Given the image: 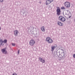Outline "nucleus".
Segmentation results:
<instances>
[{
  "instance_id": "obj_8",
  "label": "nucleus",
  "mask_w": 75,
  "mask_h": 75,
  "mask_svg": "<svg viewBox=\"0 0 75 75\" xmlns=\"http://www.w3.org/2000/svg\"><path fill=\"white\" fill-rule=\"evenodd\" d=\"M1 52L3 54H7V51L5 49H2Z\"/></svg>"
},
{
  "instance_id": "obj_15",
  "label": "nucleus",
  "mask_w": 75,
  "mask_h": 75,
  "mask_svg": "<svg viewBox=\"0 0 75 75\" xmlns=\"http://www.w3.org/2000/svg\"><path fill=\"white\" fill-rule=\"evenodd\" d=\"M61 9H63V10H65V8L63 6L61 8Z\"/></svg>"
},
{
  "instance_id": "obj_22",
  "label": "nucleus",
  "mask_w": 75,
  "mask_h": 75,
  "mask_svg": "<svg viewBox=\"0 0 75 75\" xmlns=\"http://www.w3.org/2000/svg\"><path fill=\"white\" fill-rule=\"evenodd\" d=\"M0 47H1V45H0Z\"/></svg>"
},
{
  "instance_id": "obj_11",
  "label": "nucleus",
  "mask_w": 75,
  "mask_h": 75,
  "mask_svg": "<svg viewBox=\"0 0 75 75\" xmlns=\"http://www.w3.org/2000/svg\"><path fill=\"white\" fill-rule=\"evenodd\" d=\"M14 34L16 36H17V34L18 33V32L17 30H15L14 32Z\"/></svg>"
},
{
  "instance_id": "obj_16",
  "label": "nucleus",
  "mask_w": 75,
  "mask_h": 75,
  "mask_svg": "<svg viewBox=\"0 0 75 75\" xmlns=\"http://www.w3.org/2000/svg\"><path fill=\"white\" fill-rule=\"evenodd\" d=\"M12 45L13 46H15V45H16V44H15V43H12Z\"/></svg>"
},
{
  "instance_id": "obj_7",
  "label": "nucleus",
  "mask_w": 75,
  "mask_h": 75,
  "mask_svg": "<svg viewBox=\"0 0 75 75\" xmlns=\"http://www.w3.org/2000/svg\"><path fill=\"white\" fill-rule=\"evenodd\" d=\"M53 0H47L46 3V5H48V4H50L53 1Z\"/></svg>"
},
{
  "instance_id": "obj_18",
  "label": "nucleus",
  "mask_w": 75,
  "mask_h": 75,
  "mask_svg": "<svg viewBox=\"0 0 75 75\" xmlns=\"http://www.w3.org/2000/svg\"><path fill=\"white\" fill-rule=\"evenodd\" d=\"M3 0H0V2H3Z\"/></svg>"
},
{
  "instance_id": "obj_4",
  "label": "nucleus",
  "mask_w": 75,
  "mask_h": 75,
  "mask_svg": "<svg viewBox=\"0 0 75 75\" xmlns=\"http://www.w3.org/2000/svg\"><path fill=\"white\" fill-rule=\"evenodd\" d=\"M35 43V40L33 39H31L29 42V44L30 46H33Z\"/></svg>"
},
{
  "instance_id": "obj_1",
  "label": "nucleus",
  "mask_w": 75,
  "mask_h": 75,
  "mask_svg": "<svg viewBox=\"0 0 75 75\" xmlns=\"http://www.w3.org/2000/svg\"><path fill=\"white\" fill-rule=\"evenodd\" d=\"M46 41L50 44H51V43H52L54 42L53 40L50 37H47L46 39Z\"/></svg>"
},
{
  "instance_id": "obj_19",
  "label": "nucleus",
  "mask_w": 75,
  "mask_h": 75,
  "mask_svg": "<svg viewBox=\"0 0 75 75\" xmlns=\"http://www.w3.org/2000/svg\"><path fill=\"white\" fill-rule=\"evenodd\" d=\"M73 57H74V58H75V54H74L73 55Z\"/></svg>"
},
{
  "instance_id": "obj_6",
  "label": "nucleus",
  "mask_w": 75,
  "mask_h": 75,
  "mask_svg": "<svg viewBox=\"0 0 75 75\" xmlns=\"http://www.w3.org/2000/svg\"><path fill=\"white\" fill-rule=\"evenodd\" d=\"M61 14V10L59 7H58L57 9V14L58 16H59Z\"/></svg>"
},
{
  "instance_id": "obj_14",
  "label": "nucleus",
  "mask_w": 75,
  "mask_h": 75,
  "mask_svg": "<svg viewBox=\"0 0 75 75\" xmlns=\"http://www.w3.org/2000/svg\"><path fill=\"white\" fill-rule=\"evenodd\" d=\"M67 16L68 17H67L68 18H70L71 17V16H69V14H68V15H67Z\"/></svg>"
},
{
  "instance_id": "obj_17",
  "label": "nucleus",
  "mask_w": 75,
  "mask_h": 75,
  "mask_svg": "<svg viewBox=\"0 0 75 75\" xmlns=\"http://www.w3.org/2000/svg\"><path fill=\"white\" fill-rule=\"evenodd\" d=\"M12 75H17V74H16V73H14L12 74Z\"/></svg>"
},
{
  "instance_id": "obj_10",
  "label": "nucleus",
  "mask_w": 75,
  "mask_h": 75,
  "mask_svg": "<svg viewBox=\"0 0 75 75\" xmlns=\"http://www.w3.org/2000/svg\"><path fill=\"white\" fill-rule=\"evenodd\" d=\"M56 46H52V47L51 48H52V50L51 51H54V50H55V47H57V45H55Z\"/></svg>"
},
{
  "instance_id": "obj_9",
  "label": "nucleus",
  "mask_w": 75,
  "mask_h": 75,
  "mask_svg": "<svg viewBox=\"0 0 75 75\" xmlns=\"http://www.w3.org/2000/svg\"><path fill=\"white\" fill-rule=\"evenodd\" d=\"M39 59L40 62H42V63H45V61L44 60H43L42 59L41 57L39 58Z\"/></svg>"
},
{
  "instance_id": "obj_3",
  "label": "nucleus",
  "mask_w": 75,
  "mask_h": 75,
  "mask_svg": "<svg viewBox=\"0 0 75 75\" xmlns=\"http://www.w3.org/2000/svg\"><path fill=\"white\" fill-rule=\"evenodd\" d=\"M64 6L67 8H69L70 7V6H71V4L69 3V2H66L64 3Z\"/></svg>"
},
{
  "instance_id": "obj_21",
  "label": "nucleus",
  "mask_w": 75,
  "mask_h": 75,
  "mask_svg": "<svg viewBox=\"0 0 75 75\" xmlns=\"http://www.w3.org/2000/svg\"><path fill=\"white\" fill-rule=\"evenodd\" d=\"M1 30V27H0V30Z\"/></svg>"
},
{
  "instance_id": "obj_5",
  "label": "nucleus",
  "mask_w": 75,
  "mask_h": 75,
  "mask_svg": "<svg viewBox=\"0 0 75 75\" xmlns=\"http://www.w3.org/2000/svg\"><path fill=\"white\" fill-rule=\"evenodd\" d=\"M59 19L60 21H63L64 22L65 21V18L64 17H63L62 16H60L59 17Z\"/></svg>"
},
{
  "instance_id": "obj_2",
  "label": "nucleus",
  "mask_w": 75,
  "mask_h": 75,
  "mask_svg": "<svg viewBox=\"0 0 75 75\" xmlns=\"http://www.w3.org/2000/svg\"><path fill=\"white\" fill-rule=\"evenodd\" d=\"M7 40H5L3 41L2 39L0 40V44L2 46H3L4 45V43H7Z\"/></svg>"
},
{
  "instance_id": "obj_13",
  "label": "nucleus",
  "mask_w": 75,
  "mask_h": 75,
  "mask_svg": "<svg viewBox=\"0 0 75 75\" xmlns=\"http://www.w3.org/2000/svg\"><path fill=\"white\" fill-rule=\"evenodd\" d=\"M41 30L42 31H43V32H45V28H44V27L42 26L41 28Z\"/></svg>"
},
{
  "instance_id": "obj_20",
  "label": "nucleus",
  "mask_w": 75,
  "mask_h": 75,
  "mask_svg": "<svg viewBox=\"0 0 75 75\" xmlns=\"http://www.w3.org/2000/svg\"><path fill=\"white\" fill-rule=\"evenodd\" d=\"M20 53V50H19L18 51V54H19V53Z\"/></svg>"
},
{
  "instance_id": "obj_12",
  "label": "nucleus",
  "mask_w": 75,
  "mask_h": 75,
  "mask_svg": "<svg viewBox=\"0 0 75 75\" xmlns=\"http://www.w3.org/2000/svg\"><path fill=\"white\" fill-rule=\"evenodd\" d=\"M57 24L58 25H60V26H62V25H63V24H62L60 22H58Z\"/></svg>"
}]
</instances>
